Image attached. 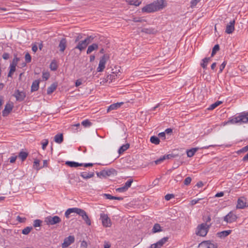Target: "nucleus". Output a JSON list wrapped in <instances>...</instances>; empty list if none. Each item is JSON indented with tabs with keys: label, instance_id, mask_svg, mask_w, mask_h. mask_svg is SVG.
Returning a JSON list of instances; mask_svg holds the SVG:
<instances>
[{
	"label": "nucleus",
	"instance_id": "f257e3e1",
	"mask_svg": "<svg viewBox=\"0 0 248 248\" xmlns=\"http://www.w3.org/2000/svg\"><path fill=\"white\" fill-rule=\"evenodd\" d=\"M166 5L164 0H157L154 2L147 4L142 8V12L147 13L157 11L163 9Z\"/></svg>",
	"mask_w": 248,
	"mask_h": 248
},
{
	"label": "nucleus",
	"instance_id": "f03ea898",
	"mask_svg": "<svg viewBox=\"0 0 248 248\" xmlns=\"http://www.w3.org/2000/svg\"><path fill=\"white\" fill-rule=\"evenodd\" d=\"M248 122V112H243L239 114L237 116H234L230 118L227 122L223 123V125L229 124L246 123Z\"/></svg>",
	"mask_w": 248,
	"mask_h": 248
},
{
	"label": "nucleus",
	"instance_id": "7ed1b4c3",
	"mask_svg": "<svg viewBox=\"0 0 248 248\" xmlns=\"http://www.w3.org/2000/svg\"><path fill=\"white\" fill-rule=\"evenodd\" d=\"M94 39L92 35L88 36L84 40L78 42L77 45L74 47V49H78L80 51L84 50L88 45L90 44Z\"/></svg>",
	"mask_w": 248,
	"mask_h": 248
},
{
	"label": "nucleus",
	"instance_id": "20e7f679",
	"mask_svg": "<svg viewBox=\"0 0 248 248\" xmlns=\"http://www.w3.org/2000/svg\"><path fill=\"white\" fill-rule=\"evenodd\" d=\"M97 176L99 178H107L108 176L117 175V171L113 168L108 170H104L100 172H96Z\"/></svg>",
	"mask_w": 248,
	"mask_h": 248
},
{
	"label": "nucleus",
	"instance_id": "39448f33",
	"mask_svg": "<svg viewBox=\"0 0 248 248\" xmlns=\"http://www.w3.org/2000/svg\"><path fill=\"white\" fill-rule=\"evenodd\" d=\"M209 228V226L206 223H202L198 226L197 228L196 234L201 236H205Z\"/></svg>",
	"mask_w": 248,
	"mask_h": 248
},
{
	"label": "nucleus",
	"instance_id": "423d86ee",
	"mask_svg": "<svg viewBox=\"0 0 248 248\" xmlns=\"http://www.w3.org/2000/svg\"><path fill=\"white\" fill-rule=\"evenodd\" d=\"M61 221L60 217L57 216L54 217L48 216L45 218V222L48 225H53Z\"/></svg>",
	"mask_w": 248,
	"mask_h": 248
},
{
	"label": "nucleus",
	"instance_id": "0eeeda50",
	"mask_svg": "<svg viewBox=\"0 0 248 248\" xmlns=\"http://www.w3.org/2000/svg\"><path fill=\"white\" fill-rule=\"evenodd\" d=\"M76 214H78L82 217L83 220H84L85 222L88 225H91V221L89 218L86 212L83 209L77 208L76 211Z\"/></svg>",
	"mask_w": 248,
	"mask_h": 248
},
{
	"label": "nucleus",
	"instance_id": "6e6552de",
	"mask_svg": "<svg viewBox=\"0 0 248 248\" xmlns=\"http://www.w3.org/2000/svg\"><path fill=\"white\" fill-rule=\"evenodd\" d=\"M100 219L104 227H110L111 226V221L107 214L101 213L100 214Z\"/></svg>",
	"mask_w": 248,
	"mask_h": 248
},
{
	"label": "nucleus",
	"instance_id": "1a4fd4ad",
	"mask_svg": "<svg viewBox=\"0 0 248 248\" xmlns=\"http://www.w3.org/2000/svg\"><path fill=\"white\" fill-rule=\"evenodd\" d=\"M199 247L200 248H217V245L216 243L208 240L201 242L199 245Z\"/></svg>",
	"mask_w": 248,
	"mask_h": 248
},
{
	"label": "nucleus",
	"instance_id": "9d476101",
	"mask_svg": "<svg viewBox=\"0 0 248 248\" xmlns=\"http://www.w3.org/2000/svg\"><path fill=\"white\" fill-rule=\"evenodd\" d=\"M75 237L74 235H69L68 237H65L63 242L62 244V248H66L75 242Z\"/></svg>",
	"mask_w": 248,
	"mask_h": 248
},
{
	"label": "nucleus",
	"instance_id": "9b49d317",
	"mask_svg": "<svg viewBox=\"0 0 248 248\" xmlns=\"http://www.w3.org/2000/svg\"><path fill=\"white\" fill-rule=\"evenodd\" d=\"M237 219L236 216L232 212H229L226 216L224 217V221L227 223H232L235 221Z\"/></svg>",
	"mask_w": 248,
	"mask_h": 248
},
{
	"label": "nucleus",
	"instance_id": "f8f14e48",
	"mask_svg": "<svg viewBox=\"0 0 248 248\" xmlns=\"http://www.w3.org/2000/svg\"><path fill=\"white\" fill-rule=\"evenodd\" d=\"M14 96L16 98V101H22L26 97V93L23 91H19V90H16Z\"/></svg>",
	"mask_w": 248,
	"mask_h": 248
},
{
	"label": "nucleus",
	"instance_id": "ddd939ff",
	"mask_svg": "<svg viewBox=\"0 0 248 248\" xmlns=\"http://www.w3.org/2000/svg\"><path fill=\"white\" fill-rule=\"evenodd\" d=\"M235 20H232L226 26L225 32L227 34H231L234 31Z\"/></svg>",
	"mask_w": 248,
	"mask_h": 248
},
{
	"label": "nucleus",
	"instance_id": "4468645a",
	"mask_svg": "<svg viewBox=\"0 0 248 248\" xmlns=\"http://www.w3.org/2000/svg\"><path fill=\"white\" fill-rule=\"evenodd\" d=\"M106 63V60L105 56L102 57L100 60L98 67L97 68L98 72H102L105 68V64Z\"/></svg>",
	"mask_w": 248,
	"mask_h": 248
},
{
	"label": "nucleus",
	"instance_id": "2eb2a0df",
	"mask_svg": "<svg viewBox=\"0 0 248 248\" xmlns=\"http://www.w3.org/2000/svg\"><path fill=\"white\" fill-rule=\"evenodd\" d=\"M13 105L9 103H7L5 106L4 109L2 112V116L3 117L7 116L10 112L12 110Z\"/></svg>",
	"mask_w": 248,
	"mask_h": 248
},
{
	"label": "nucleus",
	"instance_id": "dca6fc26",
	"mask_svg": "<svg viewBox=\"0 0 248 248\" xmlns=\"http://www.w3.org/2000/svg\"><path fill=\"white\" fill-rule=\"evenodd\" d=\"M67 46V40L65 38H62L59 44L60 51L62 52H64Z\"/></svg>",
	"mask_w": 248,
	"mask_h": 248
},
{
	"label": "nucleus",
	"instance_id": "f3484780",
	"mask_svg": "<svg viewBox=\"0 0 248 248\" xmlns=\"http://www.w3.org/2000/svg\"><path fill=\"white\" fill-rule=\"evenodd\" d=\"M246 206V199L244 197L238 199L236 207L239 209H243Z\"/></svg>",
	"mask_w": 248,
	"mask_h": 248
},
{
	"label": "nucleus",
	"instance_id": "a211bd4d",
	"mask_svg": "<svg viewBox=\"0 0 248 248\" xmlns=\"http://www.w3.org/2000/svg\"><path fill=\"white\" fill-rule=\"evenodd\" d=\"M80 175L84 179L86 180L93 177L94 176V173L93 172L83 171L80 173Z\"/></svg>",
	"mask_w": 248,
	"mask_h": 248
},
{
	"label": "nucleus",
	"instance_id": "6ab92c4d",
	"mask_svg": "<svg viewBox=\"0 0 248 248\" xmlns=\"http://www.w3.org/2000/svg\"><path fill=\"white\" fill-rule=\"evenodd\" d=\"M40 81L39 80H35L33 81L31 86V92H33L37 91L39 88Z\"/></svg>",
	"mask_w": 248,
	"mask_h": 248
},
{
	"label": "nucleus",
	"instance_id": "aec40b11",
	"mask_svg": "<svg viewBox=\"0 0 248 248\" xmlns=\"http://www.w3.org/2000/svg\"><path fill=\"white\" fill-rule=\"evenodd\" d=\"M141 32L147 34H154L157 32V30L153 28H143L141 30Z\"/></svg>",
	"mask_w": 248,
	"mask_h": 248
},
{
	"label": "nucleus",
	"instance_id": "412c9836",
	"mask_svg": "<svg viewBox=\"0 0 248 248\" xmlns=\"http://www.w3.org/2000/svg\"><path fill=\"white\" fill-rule=\"evenodd\" d=\"M65 164L71 168H77L79 166H82L83 165L82 163L70 161H66Z\"/></svg>",
	"mask_w": 248,
	"mask_h": 248
},
{
	"label": "nucleus",
	"instance_id": "4be33fe9",
	"mask_svg": "<svg viewBox=\"0 0 248 248\" xmlns=\"http://www.w3.org/2000/svg\"><path fill=\"white\" fill-rule=\"evenodd\" d=\"M122 104H123V102L117 103H114V104H111V105H110L108 107V111H111L112 110L117 109V108H120Z\"/></svg>",
	"mask_w": 248,
	"mask_h": 248
},
{
	"label": "nucleus",
	"instance_id": "5701e85b",
	"mask_svg": "<svg viewBox=\"0 0 248 248\" xmlns=\"http://www.w3.org/2000/svg\"><path fill=\"white\" fill-rule=\"evenodd\" d=\"M58 84L57 83H52L47 89V94H51L57 88Z\"/></svg>",
	"mask_w": 248,
	"mask_h": 248
},
{
	"label": "nucleus",
	"instance_id": "b1692460",
	"mask_svg": "<svg viewBox=\"0 0 248 248\" xmlns=\"http://www.w3.org/2000/svg\"><path fill=\"white\" fill-rule=\"evenodd\" d=\"M98 46L97 44L94 43L92 45L89 46L88 47L87 50V54H90L93 50H96L98 49Z\"/></svg>",
	"mask_w": 248,
	"mask_h": 248
},
{
	"label": "nucleus",
	"instance_id": "393cba45",
	"mask_svg": "<svg viewBox=\"0 0 248 248\" xmlns=\"http://www.w3.org/2000/svg\"><path fill=\"white\" fill-rule=\"evenodd\" d=\"M232 232L231 230L223 231L217 233L218 236L220 238H224L229 235Z\"/></svg>",
	"mask_w": 248,
	"mask_h": 248
},
{
	"label": "nucleus",
	"instance_id": "a878e982",
	"mask_svg": "<svg viewBox=\"0 0 248 248\" xmlns=\"http://www.w3.org/2000/svg\"><path fill=\"white\" fill-rule=\"evenodd\" d=\"M77 208V207H74V208H71L68 209L65 212V214H64L65 217L66 218H68L69 217V215L71 213H76Z\"/></svg>",
	"mask_w": 248,
	"mask_h": 248
},
{
	"label": "nucleus",
	"instance_id": "bb28decb",
	"mask_svg": "<svg viewBox=\"0 0 248 248\" xmlns=\"http://www.w3.org/2000/svg\"><path fill=\"white\" fill-rule=\"evenodd\" d=\"M63 140L62 134H57L54 137V141L57 143H61Z\"/></svg>",
	"mask_w": 248,
	"mask_h": 248
},
{
	"label": "nucleus",
	"instance_id": "cd10ccee",
	"mask_svg": "<svg viewBox=\"0 0 248 248\" xmlns=\"http://www.w3.org/2000/svg\"><path fill=\"white\" fill-rule=\"evenodd\" d=\"M169 240L168 237H164L162 238L161 239L159 240L158 242H157L156 243L157 245V246L159 247V248H161L163 246L164 244H165L167 242H168Z\"/></svg>",
	"mask_w": 248,
	"mask_h": 248
},
{
	"label": "nucleus",
	"instance_id": "c85d7f7f",
	"mask_svg": "<svg viewBox=\"0 0 248 248\" xmlns=\"http://www.w3.org/2000/svg\"><path fill=\"white\" fill-rule=\"evenodd\" d=\"M210 59L211 58L210 57H206L202 60V62L201 63V65L203 69L207 68V64L210 61Z\"/></svg>",
	"mask_w": 248,
	"mask_h": 248
},
{
	"label": "nucleus",
	"instance_id": "c756f323",
	"mask_svg": "<svg viewBox=\"0 0 248 248\" xmlns=\"http://www.w3.org/2000/svg\"><path fill=\"white\" fill-rule=\"evenodd\" d=\"M198 149L196 148H192L191 149L188 150L186 151L187 155L188 157H192L193 156L195 153L197 151Z\"/></svg>",
	"mask_w": 248,
	"mask_h": 248
},
{
	"label": "nucleus",
	"instance_id": "7c9ffc66",
	"mask_svg": "<svg viewBox=\"0 0 248 248\" xmlns=\"http://www.w3.org/2000/svg\"><path fill=\"white\" fill-rule=\"evenodd\" d=\"M161 231H162V229L160 224L155 223L152 229V232L153 233H156Z\"/></svg>",
	"mask_w": 248,
	"mask_h": 248
},
{
	"label": "nucleus",
	"instance_id": "2f4dec72",
	"mask_svg": "<svg viewBox=\"0 0 248 248\" xmlns=\"http://www.w3.org/2000/svg\"><path fill=\"white\" fill-rule=\"evenodd\" d=\"M28 155V153L26 152L21 151L19 153L18 157L21 159V160L23 161H24Z\"/></svg>",
	"mask_w": 248,
	"mask_h": 248
},
{
	"label": "nucleus",
	"instance_id": "473e14b6",
	"mask_svg": "<svg viewBox=\"0 0 248 248\" xmlns=\"http://www.w3.org/2000/svg\"><path fill=\"white\" fill-rule=\"evenodd\" d=\"M129 147V144L127 143L124 145H123L120 147L118 150V153L119 154H121L128 149Z\"/></svg>",
	"mask_w": 248,
	"mask_h": 248
},
{
	"label": "nucleus",
	"instance_id": "72a5a7b5",
	"mask_svg": "<svg viewBox=\"0 0 248 248\" xmlns=\"http://www.w3.org/2000/svg\"><path fill=\"white\" fill-rule=\"evenodd\" d=\"M150 141L151 143L155 145H157L160 142V140L158 137L155 136H152L150 138Z\"/></svg>",
	"mask_w": 248,
	"mask_h": 248
},
{
	"label": "nucleus",
	"instance_id": "f704fd0d",
	"mask_svg": "<svg viewBox=\"0 0 248 248\" xmlns=\"http://www.w3.org/2000/svg\"><path fill=\"white\" fill-rule=\"evenodd\" d=\"M222 102L220 101H217L215 103L211 104L209 107L208 108V110H213L215 109L216 108H217V106H218L219 105H220Z\"/></svg>",
	"mask_w": 248,
	"mask_h": 248
},
{
	"label": "nucleus",
	"instance_id": "c9c22d12",
	"mask_svg": "<svg viewBox=\"0 0 248 248\" xmlns=\"http://www.w3.org/2000/svg\"><path fill=\"white\" fill-rule=\"evenodd\" d=\"M127 2L129 4L134 5V6H139L141 3V1L139 0H127Z\"/></svg>",
	"mask_w": 248,
	"mask_h": 248
},
{
	"label": "nucleus",
	"instance_id": "e433bc0d",
	"mask_svg": "<svg viewBox=\"0 0 248 248\" xmlns=\"http://www.w3.org/2000/svg\"><path fill=\"white\" fill-rule=\"evenodd\" d=\"M32 227L31 226L26 227L24 229L22 230V233L23 234L28 235L32 230Z\"/></svg>",
	"mask_w": 248,
	"mask_h": 248
},
{
	"label": "nucleus",
	"instance_id": "4c0bfd02",
	"mask_svg": "<svg viewBox=\"0 0 248 248\" xmlns=\"http://www.w3.org/2000/svg\"><path fill=\"white\" fill-rule=\"evenodd\" d=\"M219 50V45L218 44L216 45L213 48L211 57H213L216 54L217 52Z\"/></svg>",
	"mask_w": 248,
	"mask_h": 248
},
{
	"label": "nucleus",
	"instance_id": "58836bf2",
	"mask_svg": "<svg viewBox=\"0 0 248 248\" xmlns=\"http://www.w3.org/2000/svg\"><path fill=\"white\" fill-rule=\"evenodd\" d=\"M81 124L85 127H89L92 125V123L89 120H85L81 122Z\"/></svg>",
	"mask_w": 248,
	"mask_h": 248
},
{
	"label": "nucleus",
	"instance_id": "ea45409f",
	"mask_svg": "<svg viewBox=\"0 0 248 248\" xmlns=\"http://www.w3.org/2000/svg\"><path fill=\"white\" fill-rule=\"evenodd\" d=\"M40 161L38 159H35L33 162V168L36 170H39L42 167H40Z\"/></svg>",
	"mask_w": 248,
	"mask_h": 248
},
{
	"label": "nucleus",
	"instance_id": "a19ab883",
	"mask_svg": "<svg viewBox=\"0 0 248 248\" xmlns=\"http://www.w3.org/2000/svg\"><path fill=\"white\" fill-rule=\"evenodd\" d=\"M42 221L40 219H35L33 221V226L34 227H40L41 225Z\"/></svg>",
	"mask_w": 248,
	"mask_h": 248
},
{
	"label": "nucleus",
	"instance_id": "79ce46f5",
	"mask_svg": "<svg viewBox=\"0 0 248 248\" xmlns=\"http://www.w3.org/2000/svg\"><path fill=\"white\" fill-rule=\"evenodd\" d=\"M133 182V179H130L127 182H125V183L124 185V186H125V188H127V189H128L131 186Z\"/></svg>",
	"mask_w": 248,
	"mask_h": 248
},
{
	"label": "nucleus",
	"instance_id": "37998d69",
	"mask_svg": "<svg viewBox=\"0 0 248 248\" xmlns=\"http://www.w3.org/2000/svg\"><path fill=\"white\" fill-rule=\"evenodd\" d=\"M165 159V157L164 156V155L163 156H161L159 159L156 160L155 161V164H159L160 163H161L162 162H163V161H164Z\"/></svg>",
	"mask_w": 248,
	"mask_h": 248
},
{
	"label": "nucleus",
	"instance_id": "c03bdc74",
	"mask_svg": "<svg viewBox=\"0 0 248 248\" xmlns=\"http://www.w3.org/2000/svg\"><path fill=\"white\" fill-rule=\"evenodd\" d=\"M25 59L26 62L29 63L31 62V55L29 54V53H27L26 54L25 56Z\"/></svg>",
	"mask_w": 248,
	"mask_h": 248
},
{
	"label": "nucleus",
	"instance_id": "a18cd8bd",
	"mask_svg": "<svg viewBox=\"0 0 248 248\" xmlns=\"http://www.w3.org/2000/svg\"><path fill=\"white\" fill-rule=\"evenodd\" d=\"M191 182V177H187L185 179L184 183L186 186H188L190 184Z\"/></svg>",
	"mask_w": 248,
	"mask_h": 248
},
{
	"label": "nucleus",
	"instance_id": "49530a36",
	"mask_svg": "<svg viewBox=\"0 0 248 248\" xmlns=\"http://www.w3.org/2000/svg\"><path fill=\"white\" fill-rule=\"evenodd\" d=\"M117 192H124L127 190V188L124 186L121 187H119L116 189Z\"/></svg>",
	"mask_w": 248,
	"mask_h": 248
},
{
	"label": "nucleus",
	"instance_id": "de8ad7c7",
	"mask_svg": "<svg viewBox=\"0 0 248 248\" xmlns=\"http://www.w3.org/2000/svg\"><path fill=\"white\" fill-rule=\"evenodd\" d=\"M226 63L227 62L224 61L223 62V63L220 65V67H219V73H221L223 70L224 69L226 65Z\"/></svg>",
	"mask_w": 248,
	"mask_h": 248
},
{
	"label": "nucleus",
	"instance_id": "09e8293b",
	"mask_svg": "<svg viewBox=\"0 0 248 248\" xmlns=\"http://www.w3.org/2000/svg\"><path fill=\"white\" fill-rule=\"evenodd\" d=\"M103 196L106 199L108 200H114V196H113L109 194H104L103 195Z\"/></svg>",
	"mask_w": 248,
	"mask_h": 248
},
{
	"label": "nucleus",
	"instance_id": "8fccbe9b",
	"mask_svg": "<svg viewBox=\"0 0 248 248\" xmlns=\"http://www.w3.org/2000/svg\"><path fill=\"white\" fill-rule=\"evenodd\" d=\"M19 60V59L17 57H16V56L15 55V58L13 60L12 64L16 66L17 64V62Z\"/></svg>",
	"mask_w": 248,
	"mask_h": 248
},
{
	"label": "nucleus",
	"instance_id": "3c124183",
	"mask_svg": "<svg viewBox=\"0 0 248 248\" xmlns=\"http://www.w3.org/2000/svg\"><path fill=\"white\" fill-rule=\"evenodd\" d=\"M50 68L52 70H56L57 68V66L56 63L54 62H51L50 65Z\"/></svg>",
	"mask_w": 248,
	"mask_h": 248
},
{
	"label": "nucleus",
	"instance_id": "603ef678",
	"mask_svg": "<svg viewBox=\"0 0 248 248\" xmlns=\"http://www.w3.org/2000/svg\"><path fill=\"white\" fill-rule=\"evenodd\" d=\"M26 218L25 217H21L18 216L16 217V220L20 223H23L25 222Z\"/></svg>",
	"mask_w": 248,
	"mask_h": 248
},
{
	"label": "nucleus",
	"instance_id": "864d4df0",
	"mask_svg": "<svg viewBox=\"0 0 248 248\" xmlns=\"http://www.w3.org/2000/svg\"><path fill=\"white\" fill-rule=\"evenodd\" d=\"M201 0H192L190 2L191 7H193L195 6Z\"/></svg>",
	"mask_w": 248,
	"mask_h": 248
},
{
	"label": "nucleus",
	"instance_id": "5fc2aeb1",
	"mask_svg": "<svg viewBox=\"0 0 248 248\" xmlns=\"http://www.w3.org/2000/svg\"><path fill=\"white\" fill-rule=\"evenodd\" d=\"M174 197V196L173 194H168L165 196V199L167 201H169Z\"/></svg>",
	"mask_w": 248,
	"mask_h": 248
},
{
	"label": "nucleus",
	"instance_id": "6e6d98bb",
	"mask_svg": "<svg viewBox=\"0 0 248 248\" xmlns=\"http://www.w3.org/2000/svg\"><path fill=\"white\" fill-rule=\"evenodd\" d=\"M82 38V36L80 34H78V36L75 37V43H78L80 41L81 39Z\"/></svg>",
	"mask_w": 248,
	"mask_h": 248
},
{
	"label": "nucleus",
	"instance_id": "4d7b16f0",
	"mask_svg": "<svg viewBox=\"0 0 248 248\" xmlns=\"http://www.w3.org/2000/svg\"><path fill=\"white\" fill-rule=\"evenodd\" d=\"M49 74L48 72H45L43 73L42 78L45 80H47L49 78Z\"/></svg>",
	"mask_w": 248,
	"mask_h": 248
},
{
	"label": "nucleus",
	"instance_id": "13d9d810",
	"mask_svg": "<svg viewBox=\"0 0 248 248\" xmlns=\"http://www.w3.org/2000/svg\"><path fill=\"white\" fill-rule=\"evenodd\" d=\"M16 158H17V156H16V155L12 156L11 157H10L9 158L10 162L11 163H14V162H15Z\"/></svg>",
	"mask_w": 248,
	"mask_h": 248
},
{
	"label": "nucleus",
	"instance_id": "bf43d9fd",
	"mask_svg": "<svg viewBox=\"0 0 248 248\" xmlns=\"http://www.w3.org/2000/svg\"><path fill=\"white\" fill-rule=\"evenodd\" d=\"M48 143V141L47 140H45L44 141L42 142V149L45 150Z\"/></svg>",
	"mask_w": 248,
	"mask_h": 248
},
{
	"label": "nucleus",
	"instance_id": "052dcab7",
	"mask_svg": "<svg viewBox=\"0 0 248 248\" xmlns=\"http://www.w3.org/2000/svg\"><path fill=\"white\" fill-rule=\"evenodd\" d=\"M115 75H109L107 77V81L110 80V82H112V80L115 78Z\"/></svg>",
	"mask_w": 248,
	"mask_h": 248
},
{
	"label": "nucleus",
	"instance_id": "680f3d73",
	"mask_svg": "<svg viewBox=\"0 0 248 248\" xmlns=\"http://www.w3.org/2000/svg\"><path fill=\"white\" fill-rule=\"evenodd\" d=\"M248 151V147L247 146H246L244 147L243 148H242V149H241L240 150L238 151L237 153L239 154L240 153L246 152Z\"/></svg>",
	"mask_w": 248,
	"mask_h": 248
},
{
	"label": "nucleus",
	"instance_id": "e2e57ef3",
	"mask_svg": "<svg viewBox=\"0 0 248 248\" xmlns=\"http://www.w3.org/2000/svg\"><path fill=\"white\" fill-rule=\"evenodd\" d=\"M132 20L135 22H142L143 21V19L140 17H134Z\"/></svg>",
	"mask_w": 248,
	"mask_h": 248
},
{
	"label": "nucleus",
	"instance_id": "0e129e2a",
	"mask_svg": "<svg viewBox=\"0 0 248 248\" xmlns=\"http://www.w3.org/2000/svg\"><path fill=\"white\" fill-rule=\"evenodd\" d=\"M10 57L9 53L5 52L2 55V58L4 60H8Z\"/></svg>",
	"mask_w": 248,
	"mask_h": 248
},
{
	"label": "nucleus",
	"instance_id": "69168bd1",
	"mask_svg": "<svg viewBox=\"0 0 248 248\" xmlns=\"http://www.w3.org/2000/svg\"><path fill=\"white\" fill-rule=\"evenodd\" d=\"M165 159H170L172 158H174L175 157V155L173 154H169L167 155H164Z\"/></svg>",
	"mask_w": 248,
	"mask_h": 248
},
{
	"label": "nucleus",
	"instance_id": "338daca9",
	"mask_svg": "<svg viewBox=\"0 0 248 248\" xmlns=\"http://www.w3.org/2000/svg\"><path fill=\"white\" fill-rule=\"evenodd\" d=\"M38 49V46L36 44H32V50L35 53Z\"/></svg>",
	"mask_w": 248,
	"mask_h": 248
},
{
	"label": "nucleus",
	"instance_id": "774afa93",
	"mask_svg": "<svg viewBox=\"0 0 248 248\" xmlns=\"http://www.w3.org/2000/svg\"><path fill=\"white\" fill-rule=\"evenodd\" d=\"M110 244L108 242L105 241L104 245V248H109Z\"/></svg>",
	"mask_w": 248,
	"mask_h": 248
}]
</instances>
